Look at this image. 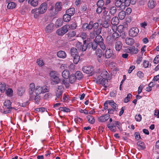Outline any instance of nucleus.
<instances>
[{"label": "nucleus", "mask_w": 159, "mask_h": 159, "mask_svg": "<svg viewBox=\"0 0 159 159\" xmlns=\"http://www.w3.org/2000/svg\"><path fill=\"white\" fill-rule=\"evenodd\" d=\"M119 20L117 17H114L111 20V24L114 25H116L119 23Z\"/></svg>", "instance_id": "nucleus-32"}, {"label": "nucleus", "mask_w": 159, "mask_h": 159, "mask_svg": "<svg viewBox=\"0 0 159 159\" xmlns=\"http://www.w3.org/2000/svg\"><path fill=\"white\" fill-rule=\"evenodd\" d=\"M39 95H37L36 96L35 95V96L34 97V100L37 103H38L40 100V96Z\"/></svg>", "instance_id": "nucleus-64"}, {"label": "nucleus", "mask_w": 159, "mask_h": 159, "mask_svg": "<svg viewBox=\"0 0 159 159\" xmlns=\"http://www.w3.org/2000/svg\"><path fill=\"white\" fill-rule=\"evenodd\" d=\"M64 89V88L63 85H61L58 86L55 92V96L56 97L55 99V100L61 96Z\"/></svg>", "instance_id": "nucleus-5"}, {"label": "nucleus", "mask_w": 159, "mask_h": 159, "mask_svg": "<svg viewBox=\"0 0 159 159\" xmlns=\"http://www.w3.org/2000/svg\"><path fill=\"white\" fill-rule=\"evenodd\" d=\"M59 110L61 111H63L64 112H69L70 111V109L66 107H60L59 108Z\"/></svg>", "instance_id": "nucleus-50"}, {"label": "nucleus", "mask_w": 159, "mask_h": 159, "mask_svg": "<svg viewBox=\"0 0 159 159\" xmlns=\"http://www.w3.org/2000/svg\"><path fill=\"white\" fill-rule=\"evenodd\" d=\"M54 24L51 23L48 25L46 27L45 31L47 33H50L52 31L53 28Z\"/></svg>", "instance_id": "nucleus-21"}, {"label": "nucleus", "mask_w": 159, "mask_h": 159, "mask_svg": "<svg viewBox=\"0 0 159 159\" xmlns=\"http://www.w3.org/2000/svg\"><path fill=\"white\" fill-rule=\"evenodd\" d=\"M62 76L63 78L65 79H67L70 75L69 71L67 70H64L62 73Z\"/></svg>", "instance_id": "nucleus-23"}, {"label": "nucleus", "mask_w": 159, "mask_h": 159, "mask_svg": "<svg viewBox=\"0 0 159 159\" xmlns=\"http://www.w3.org/2000/svg\"><path fill=\"white\" fill-rule=\"evenodd\" d=\"M138 148L139 150H143L145 147L144 143L142 142H139L137 143Z\"/></svg>", "instance_id": "nucleus-35"}, {"label": "nucleus", "mask_w": 159, "mask_h": 159, "mask_svg": "<svg viewBox=\"0 0 159 159\" xmlns=\"http://www.w3.org/2000/svg\"><path fill=\"white\" fill-rule=\"evenodd\" d=\"M109 116L110 115L109 114H106L102 115L98 118V121L101 122H105L108 120Z\"/></svg>", "instance_id": "nucleus-17"}, {"label": "nucleus", "mask_w": 159, "mask_h": 159, "mask_svg": "<svg viewBox=\"0 0 159 159\" xmlns=\"http://www.w3.org/2000/svg\"><path fill=\"white\" fill-rule=\"evenodd\" d=\"M139 50L137 48H135L134 47H133L132 48H131L128 49V51L127 52H130L131 54H136L137 53Z\"/></svg>", "instance_id": "nucleus-33"}, {"label": "nucleus", "mask_w": 159, "mask_h": 159, "mask_svg": "<svg viewBox=\"0 0 159 159\" xmlns=\"http://www.w3.org/2000/svg\"><path fill=\"white\" fill-rule=\"evenodd\" d=\"M108 73L105 70L102 71L100 74V76L106 79L108 76Z\"/></svg>", "instance_id": "nucleus-46"}, {"label": "nucleus", "mask_w": 159, "mask_h": 159, "mask_svg": "<svg viewBox=\"0 0 159 159\" xmlns=\"http://www.w3.org/2000/svg\"><path fill=\"white\" fill-rule=\"evenodd\" d=\"M156 4L155 0H149L148 3V7L149 9H152L155 7Z\"/></svg>", "instance_id": "nucleus-16"}, {"label": "nucleus", "mask_w": 159, "mask_h": 159, "mask_svg": "<svg viewBox=\"0 0 159 159\" xmlns=\"http://www.w3.org/2000/svg\"><path fill=\"white\" fill-rule=\"evenodd\" d=\"M122 46V43L119 41H116L115 44V48L117 51H119L121 49Z\"/></svg>", "instance_id": "nucleus-20"}, {"label": "nucleus", "mask_w": 159, "mask_h": 159, "mask_svg": "<svg viewBox=\"0 0 159 159\" xmlns=\"http://www.w3.org/2000/svg\"><path fill=\"white\" fill-rule=\"evenodd\" d=\"M36 62L38 65L39 66H42L44 65L43 61L40 59H37Z\"/></svg>", "instance_id": "nucleus-58"}, {"label": "nucleus", "mask_w": 159, "mask_h": 159, "mask_svg": "<svg viewBox=\"0 0 159 159\" xmlns=\"http://www.w3.org/2000/svg\"><path fill=\"white\" fill-rule=\"evenodd\" d=\"M35 84L34 83H31L30 84L29 94V100H30L33 99L35 96V94H34V92L35 91Z\"/></svg>", "instance_id": "nucleus-4"}, {"label": "nucleus", "mask_w": 159, "mask_h": 159, "mask_svg": "<svg viewBox=\"0 0 159 159\" xmlns=\"http://www.w3.org/2000/svg\"><path fill=\"white\" fill-rule=\"evenodd\" d=\"M67 26L65 25L61 28L58 30L57 31V34L59 35H63L68 31Z\"/></svg>", "instance_id": "nucleus-9"}, {"label": "nucleus", "mask_w": 159, "mask_h": 159, "mask_svg": "<svg viewBox=\"0 0 159 159\" xmlns=\"http://www.w3.org/2000/svg\"><path fill=\"white\" fill-rule=\"evenodd\" d=\"M15 108L14 107H10L3 106L2 108L0 109V111L1 112L6 114L10 113L11 110Z\"/></svg>", "instance_id": "nucleus-12"}, {"label": "nucleus", "mask_w": 159, "mask_h": 159, "mask_svg": "<svg viewBox=\"0 0 159 159\" xmlns=\"http://www.w3.org/2000/svg\"><path fill=\"white\" fill-rule=\"evenodd\" d=\"M69 77V82L71 84L74 83L77 79L74 74H71Z\"/></svg>", "instance_id": "nucleus-30"}, {"label": "nucleus", "mask_w": 159, "mask_h": 159, "mask_svg": "<svg viewBox=\"0 0 159 159\" xmlns=\"http://www.w3.org/2000/svg\"><path fill=\"white\" fill-rule=\"evenodd\" d=\"M39 10L41 14L45 13L47 9V4L46 3H42L38 9Z\"/></svg>", "instance_id": "nucleus-14"}, {"label": "nucleus", "mask_w": 159, "mask_h": 159, "mask_svg": "<svg viewBox=\"0 0 159 159\" xmlns=\"http://www.w3.org/2000/svg\"><path fill=\"white\" fill-rule=\"evenodd\" d=\"M153 62L154 63L157 64L159 62V54L157 55L154 59Z\"/></svg>", "instance_id": "nucleus-60"}, {"label": "nucleus", "mask_w": 159, "mask_h": 159, "mask_svg": "<svg viewBox=\"0 0 159 159\" xmlns=\"http://www.w3.org/2000/svg\"><path fill=\"white\" fill-rule=\"evenodd\" d=\"M149 65V62L148 61L144 60L143 62V66L144 68H148Z\"/></svg>", "instance_id": "nucleus-59"}, {"label": "nucleus", "mask_w": 159, "mask_h": 159, "mask_svg": "<svg viewBox=\"0 0 159 159\" xmlns=\"http://www.w3.org/2000/svg\"><path fill=\"white\" fill-rule=\"evenodd\" d=\"M66 25L68 26H67L68 30L69 28L73 30L75 29L77 27L76 23L75 21H74L71 25Z\"/></svg>", "instance_id": "nucleus-25"}, {"label": "nucleus", "mask_w": 159, "mask_h": 159, "mask_svg": "<svg viewBox=\"0 0 159 159\" xmlns=\"http://www.w3.org/2000/svg\"><path fill=\"white\" fill-rule=\"evenodd\" d=\"M95 54L97 57L98 60L99 62H102V60L101 58L103 56L102 50L100 49H97L95 51Z\"/></svg>", "instance_id": "nucleus-13"}, {"label": "nucleus", "mask_w": 159, "mask_h": 159, "mask_svg": "<svg viewBox=\"0 0 159 159\" xmlns=\"http://www.w3.org/2000/svg\"><path fill=\"white\" fill-rule=\"evenodd\" d=\"M86 40L84 41L83 44L81 43L78 42L76 44V47L78 51H85L87 48V45L86 44Z\"/></svg>", "instance_id": "nucleus-6"}, {"label": "nucleus", "mask_w": 159, "mask_h": 159, "mask_svg": "<svg viewBox=\"0 0 159 159\" xmlns=\"http://www.w3.org/2000/svg\"><path fill=\"white\" fill-rule=\"evenodd\" d=\"M98 44L97 43V42L93 40V41L92 42L89 43L87 45V48H91L93 50H96L97 49V47L98 45Z\"/></svg>", "instance_id": "nucleus-11"}, {"label": "nucleus", "mask_w": 159, "mask_h": 159, "mask_svg": "<svg viewBox=\"0 0 159 159\" xmlns=\"http://www.w3.org/2000/svg\"><path fill=\"white\" fill-rule=\"evenodd\" d=\"M87 118L90 123L93 124L94 123L95 120L93 116L89 115L87 116Z\"/></svg>", "instance_id": "nucleus-38"}, {"label": "nucleus", "mask_w": 159, "mask_h": 159, "mask_svg": "<svg viewBox=\"0 0 159 159\" xmlns=\"http://www.w3.org/2000/svg\"><path fill=\"white\" fill-rule=\"evenodd\" d=\"M31 12L32 13L34 14V16L35 18H37L40 14H41L39 9L38 8L33 9Z\"/></svg>", "instance_id": "nucleus-19"}, {"label": "nucleus", "mask_w": 159, "mask_h": 159, "mask_svg": "<svg viewBox=\"0 0 159 159\" xmlns=\"http://www.w3.org/2000/svg\"><path fill=\"white\" fill-rule=\"evenodd\" d=\"M94 40L97 42V43L99 45L100 47L103 50L106 49L105 46L103 43V39L102 37L99 35L97 36Z\"/></svg>", "instance_id": "nucleus-3"}, {"label": "nucleus", "mask_w": 159, "mask_h": 159, "mask_svg": "<svg viewBox=\"0 0 159 159\" xmlns=\"http://www.w3.org/2000/svg\"><path fill=\"white\" fill-rule=\"evenodd\" d=\"M52 97V95L51 93H46L44 96L43 98L45 99H48Z\"/></svg>", "instance_id": "nucleus-62"}, {"label": "nucleus", "mask_w": 159, "mask_h": 159, "mask_svg": "<svg viewBox=\"0 0 159 159\" xmlns=\"http://www.w3.org/2000/svg\"><path fill=\"white\" fill-rule=\"evenodd\" d=\"M139 32V29L136 27H133L131 28L129 31V35L131 37L136 36Z\"/></svg>", "instance_id": "nucleus-8"}, {"label": "nucleus", "mask_w": 159, "mask_h": 159, "mask_svg": "<svg viewBox=\"0 0 159 159\" xmlns=\"http://www.w3.org/2000/svg\"><path fill=\"white\" fill-rule=\"evenodd\" d=\"M76 35V32L73 31L69 32L68 34V36L69 38H71L75 36Z\"/></svg>", "instance_id": "nucleus-55"}, {"label": "nucleus", "mask_w": 159, "mask_h": 159, "mask_svg": "<svg viewBox=\"0 0 159 159\" xmlns=\"http://www.w3.org/2000/svg\"><path fill=\"white\" fill-rule=\"evenodd\" d=\"M125 42L128 45H131L134 44V41L133 38L127 37L125 39Z\"/></svg>", "instance_id": "nucleus-26"}, {"label": "nucleus", "mask_w": 159, "mask_h": 159, "mask_svg": "<svg viewBox=\"0 0 159 159\" xmlns=\"http://www.w3.org/2000/svg\"><path fill=\"white\" fill-rule=\"evenodd\" d=\"M93 67L91 66H84L82 68L84 72L87 74L91 73L93 71Z\"/></svg>", "instance_id": "nucleus-10"}, {"label": "nucleus", "mask_w": 159, "mask_h": 159, "mask_svg": "<svg viewBox=\"0 0 159 159\" xmlns=\"http://www.w3.org/2000/svg\"><path fill=\"white\" fill-rule=\"evenodd\" d=\"M61 2H57L55 5V14H57L59 11L61 10Z\"/></svg>", "instance_id": "nucleus-22"}, {"label": "nucleus", "mask_w": 159, "mask_h": 159, "mask_svg": "<svg viewBox=\"0 0 159 159\" xmlns=\"http://www.w3.org/2000/svg\"><path fill=\"white\" fill-rule=\"evenodd\" d=\"M50 76L53 78H56L57 77L56 72L55 71H52L50 73Z\"/></svg>", "instance_id": "nucleus-54"}, {"label": "nucleus", "mask_w": 159, "mask_h": 159, "mask_svg": "<svg viewBox=\"0 0 159 159\" xmlns=\"http://www.w3.org/2000/svg\"><path fill=\"white\" fill-rule=\"evenodd\" d=\"M66 13L72 16L75 13V8L72 7L68 9L66 11Z\"/></svg>", "instance_id": "nucleus-27"}, {"label": "nucleus", "mask_w": 159, "mask_h": 159, "mask_svg": "<svg viewBox=\"0 0 159 159\" xmlns=\"http://www.w3.org/2000/svg\"><path fill=\"white\" fill-rule=\"evenodd\" d=\"M57 55L59 57L62 58H66V52L63 51H60L58 52Z\"/></svg>", "instance_id": "nucleus-24"}, {"label": "nucleus", "mask_w": 159, "mask_h": 159, "mask_svg": "<svg viewBox=\"0 0 159 159\" xmlns=\"http://www.w3.org/2000/svg\"><path fill=\"white\" fill-rule=\"evenodd\" d=\"M73 58V61L74 63L75 64H77L79 61L80 56L79 55L72 57Z\"/></svg>", "instance_id": "nucleus-43"}, {"label": "nucleus", "mask_w": 159, "mask_h": 159, "mask_svg": "<svg viewBox=\"0 0 159 159\" xmlns=\"http://www.w3.org/2000/svg\"><path fill=\"white\" fill-rule=\"evenodd\" d=\"M113 55V51L111 49H107L105 52V53L103 54V56L106 58H110Z\"/></svg>", "instance_id": "nucleus-15"}, {"label": "nucleus", "mask_w": 159, "mask_h": 159, "mask_svg": "<svg viewBox=\"0 0 159 159\" xmlns=\"http://www.w3.org/2000/svg\"><path fill=\"white\" fill-rule=\"evenodd\" d=\"M6 84L3 83H0V91L2 92H4L6 89Z\"/></svg>", "instance_id": "nucleus-40"}, {"label": "nucleus", "mask_w": 159, "mask_h": 159, "mask_svg": "<svg viewBox=\"0 0 159 159\" xmlns=\"http://www.w3.org/2000/svg\"><path fill=\"white\" fill-rule=\"evenodd\" d=\"M13 93V90L11 89H8L6 90V94L8 96H12Z\"/></svg>", "instance_id": "nucleus-49"}, {"label": "nucleus", "mask_w": 159, "mask_h": 159, "mask_svg": "<svg viewBox=\"0 0 159 159\" xmlns=\"http://www.w3.org/2000/svg\"><path fill=\"white\" fill-rule=\"evenodd\" d=\"M126 12L122 10L119 14L118 16L120 20L123 19L125 17L126 15Z\"/></svg>", "instance_id": "nucleus-39"}, {"label": "nucleus", "mask_w": 159, "mask_h": 159, "mask_svg": "<svg viewBox=\"0 0 159 159\" xmlns=\"http://www.w3.org/2000/svg\"><path fill=\"white\" fill-rule=\"evenodd\" d=\"M28 3L34 7L37 6L39 3V0H29Z\"/></svg>", "instance_id": "nucleus-31"}, {"label": "nucleus", "mask_w": 159, "mask_h": 159, "mask_svg": "<svg viewBox=\"0 0 159 159\" xmlns=\"http://www.w3.org/2000/svg\"><path fill=\"white\" fill-rule=\"evenodd\" d=\"M52 81L55 83V84H57L59 83L60 80L57 77H56V78L52 79Z\"/></svg>", "instance_id": "nucleus-56"}, {"label": "nucleus", "mask_w": 159, "mask_h": 159, "mask_svg": "<svg viewBox=\"0 0 159 159\" xmlns=\"http://www.w3.org/2000/svg\"><path fill=\"white\" fill-rule=\"evenodd\" d=\"M132 95L130 93H128L127 96L124 99V102L127 103L129 101L130 99L132 98Z\"/></svg>", "instance_id": "nucleus-51"}, {"label": "nucleus", "mask_w": 159, "mask_h": 159, "mask_svg": "<svg viewBox=\"0 0 159 159\" xmlns=\"http://www.w3.org/2000/svg\"><path fill=\"white\" fill-rule=\"evenodd\" d=\"M120 27H122V26H119L118 28H116L117 30L116 31H114L113 29V27H112V30L114 32L112 34V37H113V38L114 40H116L117 39H118V38H119L120 36L118 32H117V31H118V32H119L118 29H119V28Z\"/></svg>", "instance_id": "nucleus-18"}, {"label": "nucleus", "mask_w": 159, "mask_h": 159, "mask_svg": "<svg viewBox=\"0 0 159 159\" xmlns=\"http://www.w3.org/2000/svg\"><path fill=\"white\" fill-rule=\"evenodd\" d=\"M123 1L125 7L129 6L130 4V0H123Z\"/></svg>", "instance_id": "nucleus-63"}, {"label": "nucleus", "mask_w": 159, "mask_h": 159, "mask_svg": "<svg viewBox=\"0 0 159 159\" xmlns=\"http://www.w3.org/2000/svg\"><path fill=\"white\" fill-rule=\"evenodd\" d=\"M70 15H68L66 13L63 16V19L65 22H67L70 21L71 19V17Z\"/></svg>", "instance_id": "nucleus-37"}, {"label": "nucleus", "mask_w": 159, "mask_h": 159, "mask_svg": "<svg viewBox=\"0 0 159 159\" xmlns=\"http://www.w3.org/2000/svg\"><path fill=\"white\" fill-rule=\"evenodd\" d=\"M109 22L105 20H104L102 24V27L105 28H108L109 26Z\"/></svg>", "instance_id": "nucleus-53"}, {"label": "nucleus", "mask_w": 159, "mask_h": 159, "mask_svg": "<svg viewBox=\"0 0 159 159\" xmlns=\"http://www.w3.org/2000/svg\"><path fill=\"white\" fill-rule=\"evenodd\" d=\"M104 4V2L103 0H99L97 3V5L98 7H102Z\"/></svg>", "instance_id": "nucleus-48"}, {"label": "nucleus", "mask_w": 159, "mask_h": 159, "mask_svg": "<svg viewBox=\"0 0 159 159\" xmlns=\"http://www.w3.org/2000/svg\"><path fill=\"white\" fill-rule=\"evenodd\" d=\"M48 91V89L45 86H37L35 89V93L36 95H39L41 93H43L47 92Z\"/></svg>", "instance_id": "nucleus-2"}, {"label": "nucleus", "mask_w": 159, "mask_h": 159, "mask_svg": "<svg viewBox=\"0 0 159 159\" xmlns=\"http://www.w3.org/2000/svg\"><path fill=\"white\" fill-rule=\"evenodd\" d=\"M107 42L110 44H112L114 43L113 40L111 36H108L106 38Z\"/></svg>", "instance_id": "nucleus-47"}, {"label": "nucleus", "mask_w": 159, "mask_h": 159, "mask_svg": "<svg viewBox=\"0 0 159 159\" xmlns=\"http://www.w3.org/2000/svg\"><path fill=\"white\" fill-rule=\"evenodd\" d=\"M36 111L41 113H43L45 111H47L46 109L43 107L37 108Z\"/></svg>", "instance_id": "nucleus-57"}, {"label": "nucleus", "mask_w": 159, "mask_h": 159, "mask_svg": "<svg viewBox=\"0 0 159 159\" xmlns=\"http://www.w3.org/2000/svg\"><path fill=\"white\" fill-rule=\"evenodd\" d=\"M117 11L116 7L113 6L111 7L110 9L109 13L112 15H114Z\"/></svg>", "instance_id": "nucleus-42"}, {"label": "nucleus", "mask_w": 159, "mask_h": 159, "mask_svg": "<svg viewBox=\"0 0 159 159\" xmlns=\"http://www.w3.org/2000/svg\"><path fill=\"white\" fill-rule=\"evenodd\" d=\"M115 6L120 10H123L125 8V5L124 4L123 0H117L115 3Z\"/></svg>", "instance_id": "nucleus-7"}, {"label": "nucleus", "mask_w": 159, "mask_h": 159, "mask_svg": "<svg viewBox=\"0 0 159 159\" xmlns=\"http://www.w3.org/2000/svg\"><path fill=\"white\" fill-rule=\"evenodd\" d=\"M8 4L7 6V8L9 9H12L15 8L16 7V4L12 2H10V1L8 3Z\"/></svg>", "instance_id": "nucleus-34"}, {"label": "nucleus", "mask_w": 159, "mask_h": 159, "mask_svg": "<svg viewBox=\"0 0 159 159\" xmlns=\"http://www.w3.org/2000/svg\"><path fill=\"white\" fill-rule=\"evenodd\" d=\"M78 51L77 50V49L76 48H71L70 50L71 56L72 57H73L78 55Z\"/></svg>", "instance_id": "nucleus-28"}, {"label": "nucleus", "mask_w": 159, "mask_h": 159, "mask_svg": "<svg viewBox=\"0 0 159 159\" xmlns=\"http://www.w3.org/2000/svg\"><path fill=\"white\" fill-rule=\"evenodd\" d=\"M105 79H106L100 76L98 78L97 82L98 84H103L104 83Z\"/></svg>", "instance_id": "nucleus-44"}, {"label": "nucleus", "mask_w": 159, "mask_h": 159, "mask_svg": "<svg viewBox=\"0 0 159 159\" xmlns=\"http://www.w3.org/2000/svg\"><path fill=\"white\" fill-rule=\"evenodd\" d=\"M74 75L77 79L78 80H81L83 77V74L80 71H77Z\"/></svg>", "instance_id": "nucleus-29"}, {"label": "nucleus", "mask_w": 159, "mask_h": 159, "mask_svg": "<svg viewBox=\"0 0 159 159\" xmlns=\"http://www.w3.org/2000/svg\"><path fill=\"white\" fill-rule=\"evenodd\" d=\"M11 103L9 100H6L4 103L3 106L12 107H11Z\"/></svg>", "instance_id": "nucleus-45"}, {"label": "nucleus", "mask_w": 159, "mask_h": 159, "mask_svg": "<svg viewBox=\"0 0 159 159\" xmlns=\"http://www.w3.org/2000/svg\"><path fill=\"white\" fill-rule=\"evenodd\" d=\"M135 118L136 121L140 122L142 119L141 116L139 114H137L135 116Z\"/></svg>", "instance_id": "nucleus-52"}, {"label": "nucleus", "mask_w": 159, "mask_h": 159, "mask_svg": "<svg viewBox=\"0 0 159 159\" xmlns=\"http://www.w3.org/2000/svg\"><path fill=\"white\" fill-rule=\"evenodd\" d=\"M120 122L118 121H113L112 123H107V126L111 131L115 132L116 131V127L120 129L119 126Z\"/></svg>", "instance_id": "nucleus-1"}, {"label": "nucleus", "mask_w": 159, "mask_h": 159, "mask_svg": "<svg viewBox=\"0 0 159 159\" xmlns=\"http://www.w3.org/2000/svg\"><path fill=\"white\" fill-rule=\"evenodd\" d=\"M63 24V20L61 19H57L55 25L57 27H59L61 26Z\"/></svg>", "instance_id": "nucleus-41"}, {"label": "nucleus", "mask_w": 159, "mask_h": 159, "mask_svg": "<svg viewBox=\"0 0 159 159\" xmlns=\"http://www.w3.org/2000/svg\"><path fill=\"white\" fill-rule=\"evenodd\" d=\"M102 18L104 19L105 20L109 22L110 20L111 16L109 14H108L105 16L102 17Z\"/></svg>", "instance_id": "nucleus-61"}, {"label": "nucleus", "mask_w": 159, "mask_h": 159, "mask_svg": "<svg viewBox=\"0 0 159 159\" xmlns=\"http://www.w3.org/2000/svg\"><path fill=\"white\" fill-rule=\"evenodd\" d=\"M25 91V89L22 87H18L17 89V93L19 96L22 95Z\"/></svg>", "instance_id": "nucleus-36"}]
</instances>
